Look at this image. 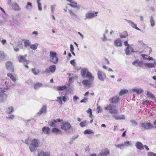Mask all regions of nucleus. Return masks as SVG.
<instances>
[{"label": "nucleus", "instance_id": "obj_48", "mask_svg": "<svg viewBox=\"0 0 156 156\" xmlns=\"http://www.w3.org/2000/svg\"><path fill=\"white\" fill-rule=\"evenodd\" d=\"M70 63L73 65V66L75 68V69H76V62L75 61V60L74 59L72 60H71L70 61Z\"/></svg>", "mask_w": 156, "mask_h": 156}, {"label": "nucleus", "instance_id": "obj_17", "mask_svg": "<svg viewBox=\"0 0 156 156\" xmlns=\"http://www.w3.org/2000/svg\"><path fill=\"white\" fill-rule=\"evenodd\" d=\"M47 112V107L45 105H44L38 112L37 114L41 115L42 113H45Z\"/></svg>", "mask_w": 156, "mask_h": 156}, {"label": "nucleus", "instance_id": "obj_10", "mask_svg": "<svg viewBox=\"0 0 156 156\" xmlns=\"http://www.w3.org/2000/svg\"><path fill=\"white\" fill-rule=\"evenodd\" d=\"M98 12H88L86 14V18L85 19H91L97 16V14Z\"/></svg>", "mask_w": 156, "mask_h": 156}, {"label": "nucleus", "instance_id": "obj_24", "mask_svg": "<svg viewBox=\"0 0 156 156\" xmlns=\"http://www.w3.org/2000/svg\"><path fill=\"white\" fill-rule=\"evenodd\" d=\"M38 156H50L49 152H46L44 153L43 151H41L38 153Z\"/></svg>", "mask_w": 156, "mask_h": 156}, {"label": "nucleus", "instance_id": "obj_56", "mask_svg": "<svg viewBox=\"0 0 156 156\" xmlns=\"http://www.w3.org/2000/svg\"><path fill=\"white\" fill-rule=\"evenodd\" d=\"M112 117L115 118L116 120H121L122 119H123L124 118H118V115H113Z\"/></svg>", "mask_w": 156, "mask_h": 156}, {"label": "nucleus", "instance_id": "obj_57", "mask_svg": "<svg viewBox=\"0 0 156 156\" xmlns=\"http://www.w3.org/2000/svg\"><path fill=\"white\" fill-rule=\"evenodd\" d=\"M115 146L116 147L119 148L120 149H122V147L123 146V145L122 144H121L115 145Z\"/></svg>", "mask_w": 156, "mask_h": 156}, {"label": "nucleus", "instance_id": "obj_5", "mask_svg": "<svg viewBox=\"0 0 156 156\" xmlns=\"http://www.w3.org/2000/svg\"><path fill=\"white\" fill-rule=\"evenodd\" d=\"M89 79H86L83 80L82 82V84L84 86L90 87L92 84V83L94 80V77L92 76V78L90 77H87Z\"/></svg>", "mask_w": 156, "mask_h": 156}, {"label": "nucleus", "instance_id": "obj_14", "mask_svg": "<svg viewBox=\"0 0 156 156\" xmlns=\"http://www.w3.org/2000/svg\"><path fill=\"white\" fill-rule=\"evenodd\" d=\"M69 12V13L70 16H71L73 18H77L78 19V15L74 12L72 10L69 9L68 10Z\"/></svg>", "mask_w": 156, "mask_h": 156}, {"label": "nucleus", "instance_id": "obj_20", "mask_svg": "<svg viewBox=\"0 0 156 156\" xmlns=\"http://www.w3.org/2000/svg\"><path fill=\"white\" fill-rule=\"evenodd\" d=\"M26 55L23 56L22 55H19L18 57L19 61L21 62H27L26 59Z\"/></svg>", "mask_w": 156, "mask_h": 156}, {"label": "nucleus", "instance_id": "obj_28", "mask_svg": "<svg viewBox=\"0 0 156 156\" xmlns=\"http://www.w3.org/2000/svg\"><path fill=\"white\" fill-rule=\"evenodd\" d=\"M5 59V55L3 52L0 51V61H4Z\"/></svg>", "mask_w": 156, "mask_h": 156}, {"label": "nucleus", "instance_id": "obj_25", "mask_svg": "<svg viewBox=\"0 0 156 156\" xmlns=\"http://www.w3.org/2000/svg\"><path fill=\"white\" fill-rule=\"evenodd\" d=\"M141 56L145 60L147 59L148 60H154L153 58L148 56L147 55L145 54H141Z\"/></svg>", "mask_w": 156, "mask_h": 156}, {"label": "nucleus", "instance_id": "obj_44", "mask_svg": "<svg viewBox=\"0 0 156 156\" xmlns=\"http://www.w3.org/2000/svg\"><path fill=\"white\" fill-rule=\"evenodd\" d=\"M30 43L29 41H26L24 42V46L26 48L30 46Z\"/></svg>", "mask_w": 156, "mask_h": 156}, {"label": "nucleus", "instance_id": "obj_43", "mask_svg": "<svg viewBox=\"0 0 156 156\" xmlns=\"http://www.w3.org/2000/svg\"><path fill=\"white\" fill-rule=\"evenodd\" d=\"M147 95L148 97L152 98L153 99H155V97L153 94L149 91L147 92Z\"/></svg>", "mask_w": 156, "mask_h": 156}, {"label": "nucleus", "instance_id": "obj_15", "mask_svg": "<svg viewBox=\"0 0 156 156\" xmlns=\"http://www.w3.org/2000/svg\"><path fill=\"white\" fill-rule=\"evenodd\" d=\"M114 44L116 47H121L122 45L121 40L119 38L116 39L114 41Z\"/></svg>", "mask_w": 156, "mask_h": 156}, {"label": "nucleus", "instance_id": "obj_59", "mask_svg": "<svg viewBox=\"0 0 156 156\" xmlns=\"http://www.w3.org/2000/svg\"><path fill=\"white\" fill-rule=\"evenodd\" d=\"M79 99V98L76 96H74L73 97V100L74 101L76 102Z\"/></svg>", "mask_w": 156, "mask_h": 156}, {"label": "nucleus", "instance_id": "obj_39", "mask_svg": "<svg viewBox=\"0 0 156 156\" xmlns=\"http://www.w3.org/2000/svg\"><path fill=\"white\" fill-rule=\"evenodd\" d=\"M32 71L35 75L38 74L39 73V70L38 69H36L35 68L32 69Z\"/></svg>", "mask_w": 156, "mask_h": 156}, {"label": "nucleus", "instance_id": "obj_18", "mask_svg": "<svg viewBox=\"0 0 156 156\" xmlns=\"http://www.w3.org/2000/svg\"><path fill=\"white\" fill-rule=\"evenodd\" d=\"M133 49L131 46L127 47L126 50V53L127 55H129L132 52H134Z\"/></svg>", "mask_w": 156, "mask_h": 156}, {"label": "nucleus", "instance_id": "obj_1", "mask_svg": "<svg viewBox=\"0 0 156 156\" xmlns=\"http://www.w3.org/2000/svg\"><path fill=\"white\" fill-rule=\"evenodd\" d=\"M40 142L39 140L36 139H33L31 141L29 148L31 152L35 151L36 148L39 147Z\"/></svg>", "mask_w": 156, "mask_h": 156}, {"label": "nucleus", "instance_id": "obj_6", "mask_svg": "<svg viewBox=\"0 0 156 156\" xmlns=\"http://www.w3.org/2000/svg\"><path fill=\"white\" fill-rule=\"evenodd\" d=\"M141 127L142 129H148L155 127L153 124L149 123H144L142 124Z\"/></svg>", "mask_w": 156, "mask_h": 156}, {"label": "nucleus", "instance_id": "obj_19", "mask_svg": "<svg viewBox=\"0 0 156 156\" xmlns=\"http://www.w3.org/2000/svg\"><path fill=\"white\" fill-rule=\"evenodd\" d=\"M14 110L13 107L11 106H9L6 108L5 112L7 113L10 114L13 112Z\"/></svg>", "mask_w": 156, "mask_h": 156}, {"label": "nucleus", "instance_id": "obj_34", "mask_svg": "<svg viewBox=\"0 0 156 156\" xmlns=\"http://www.w3.org/2000/svg\"><path fill=\"white\" fill-rule=\"evenodd\" d=\"M52 132L56 134L59 133H61V131L57 128H54L52 130Z\"/></svg>", "mask_w": 156, "mask_h": 156}, {"label": "nucleus", "instance_id": "obj_3", "mask_svg": "<svg viewBox=\"0 0 156 156\" xmlns=\"http://www.w3.org/2000/svg\"><path fill=\"white\" fill-rule=\"evenodd\" d=\"M81 76L83 78L90 77L92 78L93 76L88 70L85 68L82 69L81 70Z\"/></svg>", "mask_w": 156, "mask_h": 156}, {"label": "nucleus", "instance_id": "obj_37", "mask_svg": "<svg viewBox=\"0 0 156 156\" xmlns=\"http://www.w3.org/2000/svg\"><path fill=\"white\" fill-rule=\"evenodd\" d=\"M128 92V90L126 89H122L121 90L119 94V95H122L124 94H126Z\"/></svg>", "mask_w": 156, "mask_h": 156}, {"label": "nucleus", "instance_id": "obj_9", "mask_svg": "<svg viewBox=\"0 0 156 156\" xmlns=\"http://www.w3.org/2000/svg\"><path fill=\"white\" fill-rule=\"evenodd\" d=\"M98 79L101 81H104L106 78V75L105 73L100 70L98 71Z\"/></svg>", "mask_w": 156, "mask_h": 156}, {"label": "nucleus", "instance_id": "obj_52", "mask_svg": "<svg viewBox=\"0 0 156 156\" xmlns=\"http://www.w3.org/2000/svg\"><path fill=\"white\" fill-rule=\"evenodd\" d=\"M15 117V115H11L8 116L6 117V118L8 119H12Z\"/></svg>", "mask_w": 156, "mask_h": 156}, {"label": "nucleus", "instance_id": "obj_27", "mask_svg": "<svg viewBox=\"0 0 156 156\" xmlns=\"http://www.w3.org/2000/svg\"><path fill=\"white\" fill-rule=\"evenodd\" d=\"M38 46V44L37 43H35L34 44H30V48L33 50H35L37 48Z\"/></svg>", "mask_w": 156, "mask_h": 156}, {"label": "nucleus", "instance_id": "obj_55", "mask_svg": "<svg viewBox=\"0 0 156 156\" xmlns=\"http://www.w3.org/2000/svg\"><path fill=\"white\" fill-rule=\"evenodd\" d=\"M78 136L79 135L78 134L74 136L72 138V141H74L75 139L78 138Z\"/></svg>", "mask_w": 156, "mask_h": 156}, {"label": "nucleus", "instance_id": "obj_45", "mask_svg": "<svg viewBox=\"0 0 156 156\" xmlns=\"http://www.w3.org/2000/svg\"><path fill=\"white\" fill-rule=\"evenodd\" d=\"M112 108V105L111 104H109L108 105L106 106L105 108L106 110H109V112L110 110H111Z\"/></svg>", "mask_w": 156, "mask_h": 156}, {"label": "nucleus", "instance_id": "obj_50", "mask_svg": "<svg viewBox=\"0 0 156 156\" xmlns=\"http://www.w3.org/2000/svg\"><path fill=\"white\" fill-rule=\"evenodd\" d=\"M0 136L6 138L7 136V134L0 132Z\"/></svg>", "mask_w": 156, "mask_h": 156}, {"label": "nucleus", "instance_id": "obj_7", "mask_svg": "<svg viewBox=\"0 0 156 156\" xmlns=\"http://www.w3.org/2000/svg\"><path fill=\"white\" fill-rule=\"evenodd\" d=\"M56 69V66L55 65L51 66L49 68H47L44 73L46 74H50L51 73H53L55 71Z\"/></svg>", "mask_w": 156, "mask_h": 156}, {"label": "nucleus", "instance_id": "obj_61", "mask_svg": "<svg viewBox=\"0 0 156 156\" xmlns=\"http://www.w3.org/2000/svg\"><path fill=\"white\" fill-rule=\"evenodd\" d=\"M38 9L39 10H42L41 4V3H37Z\"/></svg>", "mask_w": 156, "mask_h": 156}, {"label": "nucleus", "instance_id": "obj_64", "mask_svg": "<svg viewBox=\"0 0 156 156\" xmlns=\"http://www.w3.org/2000/svg\"><path fill=\"white\" fill-rule=\"evenodd\" d=\"M70 51H73L74 50V47L73 45L72 44L70 45Z\"/></svg>", "mask_w": 156, "mask_h": 156}, {"label": "nucleus", "instance_id": "obj_12", "mask_svg": "<svg viewBox=\"0 0 156 156\" xmlns=\"http://www.w3.org/2000/svg\"><path fill=\"white\" fill-rule=\"evenodd\" d=\"M6 66L7 69L9 71L12 72L14 71L12 63L11 62H7L6 64Z\"/></svg>", "mask_w": 156, "mask_h": 156}, {"label": "nucleus", "instance_id": "obj_26", "mask_svg": "<svg viewBox=\"0 0 156 156\" xmlns=\"http://www.w3.org/2000/svg\"><path fill=\"white\" fill-rule=\"evenodd\" d=\"M43 84L42 83H37L35 84L34 86V88L35 90H37L42 87Z\"/></svg>", "mask_w": 156, "mask_h": 156}, {"label": "nucleus", "instance_id": "obj_31", "mask_svg": "<svg viewBox=\"0 0 156 156\" xmlns=\"http://www.w3.org/2000/svg\"><path fill=\"white\" fill-rule=\"evenodd\" d=\"M7 76L8 77H9L13 81L15 82L16 81V77L11 73H8L7 74Z\"/></svg>", "mask_w": 156, "mask_h": 156}, {"label": "nucleus", "instance_id": "obj_51", "mask_svg": "<svg viewBox=\"0 0 156 156\" xmlns=\"http://www.w3.org/2000/svg\"><path fill=\"white\" fill-rule=\"evenodd\" d=\"M148 156H156V154L152 152H149L148 153Z\"/></svg>", "mask_w": 156, "mask_h": 156}, {"label": "nucleus", "instance_id": "obj_35", "mask_svg": "<svg viewBox=\"0 0 156 156\" xmlns=\"http://www.w3.org/2000/svg\"><path fill=\"white\" fill-rule=\"evenodd\" d=\"M122 144H123V146H126L127 147H128L132 145V144L131 141H125L123 143H122Z\"/></svg>", "mask_w": 156, "mask_h": 156}, {"label": "nucleus", "instance_id": "obj_63", "mask_svg": "<svg viewBox=\"0 0 156 156\" xmlns=\"http://www.w3.org/2000/svg\"><path fill=\"white\" fill-rule=\"evenodd\" d=\"M1 41L3 45H5L6 43V41L5 39H2Z\"/></svg>", "mask_w": 156, "mask_h": 156}, {"label": "nucleus", "instance_id": "obj_29", "mask_svg": "<svg viewBox=\"0 0 156 156\" xmlns=\"http://www.w3.org/2000/svg\"><path fill=\"white\" fill-rule=\"evenodd\" d=\"M57 123V121L55 119H53L52 121L48 122V125L52 127L55 126V123Z\"/></svg>", "mask_w": 156, "mask_h": 156}, {"label": "nucleus", "instance_id": "obj_42", "mask_svg": "<svg viewBox=\"0 0 156 156\" xmlns=\"http://www.w3.org/2000/svg\"><path fill=\"white\" fill-rule=\"evenodd\" d=\"M66 89V86H59L58 87L57 89L59 90H64Z\"/></svg>", "mask_w": 156, "mask_h": 156}, {"label": "nucleus", "instance_id": "obj_60", "mask_svg": "<svg viewBox=\"0 0 156 156\" xmlns=\"http://www.w3.org/2000/svg\"><path fill=\"white\" fill-rule=\"evenodd\" d=\"M87 101V98H84V99L80 101L81 103H85Z\"/></svg>", "mask_w": 156, "mask_h": 156}, {"label": "nucleus", "instance_id": "obj_49", "mask_svg": "<svg viewBox=\"0 0 156 156\" xmlns=\"http://www.w3.org/2000/svg\"><path fill=\"white\" fill-rule=\"evenodd\" d=\"M86 123V121H84L82 122H81L80 123V126L81 127H83L85 126Z\"/></svg>", "mask_w": 156, "mask_h": 156}, {"label": "nucleus", "instance_id": "obj_46", "mask_svg": "<svg viewBox=\"0 0 156 156\" xmlns=\"http://www.w3.org/2000/svg\"><path fill=\"white\" fill-rule=\"evenodd\" d=\"M94 133L93 131L92 130H90V129L86 130L84 132V133L85 134H91V133Z\"/></svg>", "mask_w": 156, "mask_h": 156}, {"label": "nucleus", "instance_id": "obj_58", "mask_svg": "<svg viewBox=\"0 0 156 156\" xmlns=\"http://www.w3.org/2000/svg\"><path fill=\"white\" fill-rule=\"evenodd\" d=\"M69 100V98L68 97L65 96L63 97L62 100L64 102H65Z\"/></svg>", "mask_w": 156, "mask_h": 156}, {"label": "nucleus", "instance_id": "obj_11", "mask_svg": "<svg viewBox=\"0 0 156 156\" xmlns=\"http://www.w3.org/2000/svg\"><path fill=\"white\" fill-rule=\"evenodd\" d=\"M132 64L136 67H141L143 65V63L141 61L136 60L133 62L132 63Z\"/></svg>", "mask_w": 156, "mask_h": 156}, {"label": "nucleus", "instance_id": "obj_38", "mask_svg": "<svg viewBox=\"0 0 156 156\" xmlns=\"http://www.w3.org/2000/svg\"><path fill=\"white\" fill-rule=\"evenodd\" d=\"M150 18V21L151 23V25L152 27H153L155 25L154 21L152 16H151Z\"/></svg>", "mask_w": 156, "mask_h": 156}, {"label": "nucleus", "instance_id": "obj_36", "mask_svg": "<svg viewBox=\"0 0 156 156\" xmlns=\"http://www.w3.org/2000/svg\"><path fill=\"white\" fill-rule=\"evenodd\" d=\"M32 8V3L30 2H28L27 3L26 8L27 9H31Z\"/></svg>", "mask_w": 156, "mask_h": 156}, {"label": "nucleus", "instance_id": "obj_2", "mask_svg": "<svg viewBox=\"0 0 156 156\" xmlns=\"http://www.w3.org/2000/svg\"><path fill=\"white\" fill-rule=\"evenodd\" d=\"M50 61L54 63H57L58 62V58L57 53L55 52L51 51L50 52Z\"/></svg>", "mask_w": 156, "mask_h": 156}, {"label": "nucleus", "instance_id": "obj_30", "mask_svg": "<svg viewBox=\"0 0 156 156\" xmlns=\"http://www.w3.org/2000/svg\"><path fill=\"white\" fill-rule=\"evenodd\" d=\"M50 130V129L47 127L45 126L42 129L43 132L45 134H48Z\"/></svg>", "mask_w": 156, "mask_h": 156}, {"label": "nucleus", "instance_id": "obj_40", "mask_svg": "<svg viewBox=\"0 0 156 156\" xmlns=\"http://www.w3.org/2000/svg\"><path fill=\"white\" fill-rule=\"evenodd\" d=\"M110 113L111 114H117L118 113V111L116 109H113L110 110Z\"/></svg>", "mask_w": 156, "mask_h": 156}, {"label": "nucleus", "instance_id": "obj_47", "mask_svg": "<svg viewBox=\"0 0 156 156\" xmlns=\"http://www.w3.org/2000/svg\"><path fill=\"white\" fill-rule=\"evenodd\" d=\"M57 101H58L59 104L60 105H62V98L61 97H59L57 98Z\"/></svg>", "mask_w": 156, "mask_h": 156}, {"label": "nucleus", "instance_id": "obj_21", "mask_svg": "<svg viewBox=\"0 0 156 156\" xmlns=\"http://www.w3.org/2000/svg\"><path fill=\"white\" fill-rule=\"evenodd\" d=\"M127 22L132 27L135 29L137 30H140L136 26V24L134 23L133 22L130 20H127Z\"/></svg>", "mask_w": 156, "mask_h": 156}, {"label": "nucleus", "instance_id": "obj_53", "mask_svg": "<svg viewBox=\"0 0 156 156\" xmlns=\"http://www.w3.org/2000/svg\"><path fill=\"white\" fill-rule=\"evenodd\" d=\"M56 7V5H51V12L52 13H53L54 12V10L55 9V8Z\"/></svg>", "mask_w": 156, "mask_h": 156}, {"label": "nucleus", "instance_id": "obj_62", "mask_svg": "<svg viewBox=\"0 0 156 156\" xmlns=\"http://www.w3.org/2000/svg\"><path fill=\"white\" fill-rule=\"evenodd\" d=\"M97 109L98 110V113H99L100 112H101L102 110L100 108V106H98L97 107Z\"/></svg>", "mask_w": 156, "mask_h": 156}, {"label": "nucleus", "instance_id": "obj_41", "mask_svg": "<svg viewBox=\"0 0 156 156\" xmlns=\"http://www.w3.org/2000/svg\"><path fill=\"white\" fill-rule=\"evenodd\" d=\"M145 66H147V67L150 68H152L154 66V65L152 63H146L145 64Z\"/></svg>", "mask_w": 156, "mask_h": 156}, {"label": "nucleus", "instance_id": "obj_32", "mask_svg": "<svg viewBox=\"0 0 156 156\" xmlns=\"http://www.w3.org/2000/svg\"><path fill=\"white\" fill-rule=\"evenodd\" d=\"M109 151L107 150H105L103 152L100 154L101 156H106L109 154Z\"/></svg>", "mask_w": 156, "mask_h": 156}, {"label": "nucleus", "instance_id": "obj_54", "mask_svg": "<svg viewBox=\"0 0 156 156\" xmlns=\"http://www.w3.org/2000/svg\"><path fill=\"white\" fill-rule=\"evenodd\" d=\"M130 122H131L132 125L135 126L137 125V123L134 120H131Z\"/></svg>", "mask_w": 156, "mask_h": 156}, {"label": "nucleus", "instance_id": "obj_4", "mask_svg": "<svg viewBox=\"0 0 156 156\" xmlns=\"http://www.w3.org/2000/svg\"><path fill=\"white\" fill-rule=\"evenodd\" d=\"M6 89L0 88V102H3L6 100L7 95L5 93Z\"/></svg>", "mask_w": 156, "mask_h": 156}, {"label": "nucleus", "instance_id": "obj_8", "mask_svg": "<svg viewBox=\"0 0 156 156\" xmlns=\"http://www.w3.org/2000/svg\"><path fill=\"white\" fill-rule=\"evenodd\" d=\"M71 126L69 123L66 122L62 125L61 128L62 130L67 131L71 129Z\"/></svg>", "mask_w": 156, "mask_h": 156}, {"label": "nucleus", "instance_id": "obj_33", "mask_svg": "<svg viewBox=\"0 0 156 156\" xmlns=\"http://www.w3.org/2000/svg\"><path fill=\"white\" fill-rule=\"evenodd\" d=\"M128 36L127 33L126 31H124L122 32L120 35V37L121 38H125L126 37Z\"/></svg>", "mask_w": 156, "mask_h": 156}, {"label": "nucleus", "instance_id": "obj_16", "mask_svg": "<svg viewBox=\"0 0 156 156\" xmlns=\"http://www.w3.org/2000/svg\"><path fill=\"white\" fill-rule=\"evenodd\" d=\"M11 6L14 10L19 11L20 10V6L17 3H13L11 4Z\"/></svg>", "mask_w": 156, "mask_h": 156}, {"label": "nucleus", "instance_id": "obj_22", "mask_svg": "<svg viewBox=\"0 0 156 156\" xmlns=\"http://www.w3.org/2000/svg\"><path fill=\"white\" fill-rule=\"evenodd\" d=\"M135 146L137 149L140 150H142L144 149V146L142 145V143L139 141L136 143Z\"/></svg>", "mask_w": 156, "mask_h": 156}, {"label": "nucleus", "instance_id": "obj_23", "mask_svg": "<svg viewBox=\"0 0 156 156\" xmlns=\"http://www.w3.org/2000/svg\"><path fill=\"white\" fill-rule=\"evenodd\" d=\"M133 92L136 93L138 94H141L143 92V90L141 88H134L132 89Z\"/></svg>", "mask_w": 156, "mask_h": 156}, {"label": "nucleus", "instance_id": "obj_13", "mask_svg": "<svg viewBox=\"0 0 156 156\" xmlns=\"http://www.w3.org/2000/svg\"><path fill=\"white\" fill-rule=\"evenodd\" d=\"M119 100V97L117 96H115L109 100V102L113 103H116L118 102Z\"/></svg>", "mask_w": 156, "mask_h": 156}]
</instances>
